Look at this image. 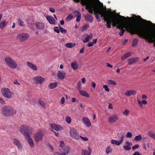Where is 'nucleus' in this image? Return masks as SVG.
Instances as JSON below:
<instances>
[{
    "instance_id": "f257e3e1",
    "label": "nucleus",
    "mask_w": 155,
    "mask_h": 155,
    "mask_svg": "<svg viewBox=\"0 0 155 155\" xmlns=\"http://www.w3.org/2000/svg\"><path fill=\"white\" fill-rule=\"evenodd\" d=\"M127 21V20L126 22H123L121 25L117 27V28L120 30L119 34L120 36L123 35L126 30L131 34H137L149 43L154 42L153 46L155 47V32L149 30L140 28L135 24L126 23Z\"/></svg>"
},
{
    "instance_id": "f03ea898",
    "label": "nucleus",
    "mask_w": 155,
    "mask_h": 155,
    "mask_svg": "<svg viewBox=\"0 0 155 155\" xmlns=\"http://www.w3.org/2000/svg\"><path fill=\"white\" fill-rule=\"evenodd\" d=\"M77 2L81 1V4L83 5H85V8L88 10L89 13L92 14L94 13L95 16V18L97 19L100 18L99 15H101V17L103 18L104 20L105 18H107V16L110 15V13L107 10H104L103 8H101L99 6L96 7L93 6L91 0H74Z\"/></svg>"
},
{
    "instance_id": "7ed1b4c3",
    "label": "nucleus",
    "mask_w": 155,
    "mask_h": 155,
    "mask_svg": "<svg viewBox=\"0 0 155 155\" xmlns=\"http://www.w3.org/2000/svg\"><path fill=\"white\" fill-rule=\"evenodd\" d=\"M109 15L116 17V18H117V19L121 21L120 22L115 17L111 19L107 16V18H104V21L107 22L106 25L107 27L109 28H111V25L112 23V25L114 27L117 26V27L118 26L121 25L123 22L127 21V20L126 19V18H127L129 20L130 19V18L129 17L126 18L124 16H121L120 15H119L117 17L112 14L110 13Z\"/></svg>"
},
{
    "instance_id": "20e7f679",
    "label": "nucleus",
    "mask_w": 155,
    "mask_h": 155,
    "mask_svg": "<svg viewBox=\"0 0 155 155\" xmlns=\"http://www.w3.org/2000/svg\"><path fill=\"white\" fill-rule=\"evenodd\" d=\"M1 112L4 116L6 117L13 116L17 112L15 108L10 105L5 106L2 107L1 109Z\"/></svg>"
},
{
    "instance_id": "39448f33",
    "label": "nucleus",
    "mask_w": 155,
    "mask_h": 155,
    "mask_svg": "<svg viewBox=\"0 0 155 155\" xmlns=\"http://www.w3.org/2000/svg\"><path fill=\"white\" fill-rule=\"evenodd\" d=\"M4 61L6 64L11 69H15L17 67V63L10 57H6L5 58Z\"/></svg>"
},
{
    "instance_id": "423d86ee",
    "label": "nucleus",
    "mask_w": 155,
    "mask_h": 155,
    "mask_svg": "<svg viewBox=\"0 0 155 155\" xmlns=\"http://www.w3.org/2000/svg\"><path fill=\"white\" fill-rule=\"evenodd\" d=\"M44 136L43 131L39 130L36 132L34 133L33 138L35 142H38L42 141Z\"/></svg>"
},
{
    "instance_id": "0eeeda50",
    "label": "nucleus",
    "mask_w": 155,
    "mask_h": 155,
    "mask_svg": "<svg viewBox=\"0 0 155 155\" xmlns=\"http://www.w3.org/2000/svg\"><path fill=\"white\" fill-rule=\"evenodd\" d=\"M32 130V129L28 126L24 124L21 125L20 128V132L24 135L25 137L29 135L28 133Z\"/></svg>"
},
{
    "instance_id": "6e6552de",
    "label": "nucleus",
    "mask_w": 155,
    "mask_h": 155,
    "mask_svg": "<svg viewBox=\"0 0 155 155\" xmlns=\"http://www.w3.org/2000/svg\"><path fill=\"white\" fill-rule=\"evenodd\" d=\"M1 91L2 95L7 98L10 99L12 97L13 94L8 88L4 87L2 88Z\"/></svg>"
},
{
    "instance_id": "1a4fd4ad",
    "label": "nucleus",
    "mask_w": 155,
    "mask_h": 155,
    "mask_svg": "<svg viewBox=\"0 0 155 155\" xmlns=\"http://www.w3.org/2000/svg\"><path fill=\"white\" fill-rule=\"evenodd\" d=\"M70 134L71 137L73 139L78 140L79 139L80 136L76 130L73 127L70 129Z\"/></svg>"
},
{
    "instance_id": "9d476101",
    "label": "nucleus",
    "mask_w": 155,
    "mask_h": 155,
    "mask_svg": "<svg viewBox=\"0 0 155 155\" xmlns=\"http://www.w3.org/2000/svg\"><path fill=\"white\" fill-rule=\"evenodd\" d=\"M17 38L21 41H24L27 40L29 38V36L26 33H22L19 34L17 35Z\"/></svg>"
},
{
    "instance_id": "9b49d317",
    "label": "nucleus",
    "mask_w": 155,
    "mask_h": 155,
    "mask_svg": "<svg viewBox=\"0 0 155 155\" xmlns=\"http://www.w3.org/2000/svg\"><path fill=\"white\" fill-rule=\"evenodd\" d=\"M33 82L36 84H41L45 81L44 78L40 76H37L33 78Z\"/></svg>"
},
{
    "instance_id": "f8f14e48",
    "label": "nucleus",
    "mask_w": 155,
    "mask_h": 155,
    "mask_svg": "<svg viewBox=\"0 0 155 155\" xmlns=\"http://www.w3.org/2000/svg\"><path fill=\"white\" fill-rule=\"evenodd\" d=\"M118 120V115L116 114L110 116L108 119V121L110 123H114Z\"/></svg>"
},
{
    "instance_id": "ddd939ff",
    "label": "nucleus",
    "mask_w": 155,
    "mask_h": 155,
    "mask_svg": "<svg viewBox=\"0 0 155 155\" xmlns=\"http://www.w3.org/2000/svg\"><path fill=\"white\" fill-rule=\"evenodd\" d=\"M12 142L14 145L16 146L19 150L22 149V145L20 141L16 138H14L12 140Z\"/></svg>"
},
{
    "instance_id": "4468645a",
    "label": "nucleus",
    "mask_w": 155,
    "mask_h": 155,
    "mask_svg": "<svg viewBox=\"0 0 155 155\" xmlns=\"http://www.w3.org/2000/svg\"><path fill=\"white\" fill-rule=\"evenodd\" d=\"M124 137L123 135H122L120 140L117 141L115 140H111V143L113 144H115L117 146H119L124 141Z\"/></svg>"
},
{
    "instance_id": "2eb2a0df",
    "label": "nucleus",
    "mask_w": 155,
    "mask_h": 155,
    "mask_svg": "<svg viewBox=\"0 0 155 155\" xmlns=\"http://www.w3.org/2000/svg\"><path fill=\"white\" fill-rule=\"evenodd\" d=\"M82 120L87 127H89L91 125V123L90 120L87 117H84L82 118Z\"/></svg>"
},
{
    "instance_id": "dca6fc26",
    "label": "nucleus",
    "mask_w": 155,
    "mask_h": 155,
    "mask_svg": "<svg viewBox=\"0 0 155 155\" xmlns=\"http://www.w3.org/2000/svg\"><path fill=\"white\" fill-rule=\"evenodd\" d=\"M50 125L52 128L57 131L61 130L63 129L62 126L55 124H51Z\"/></svg>"
},
{
    "instance_id": "f3484780",
    "label": "nucleus",
    "mask_w": 155,
    "mask_h": 155,
    "mask_svg": "<svg viewBox=\"0 0 155 155\" xmlns=\"http://www.w3.org/2000/svg\"><path fill=\"white\" fill-rule=\"evenodd\" d=\"M27 139L29 145L31 148H33L35 146V143L32 139L31 138L30 135L25 137Z\"/></svg>"
},
{
    "instance_id": "a211bd4d",
    "label": "nucleus",
    "mask_w": 155,
    "mask_h": 155,
    "mask_svg": "<svg viewBox=\"0 0 155 155\" xmlns=\"http://www.w3.org/2000/svg\"><path fill=\"white\" fill-rule=\"evenodd\" d=\"M84 18L86 21L92 23L93 21L94 18L90 14H87L84 15Z\"/></svg>"
},
{
    "instance_id": "6ab92c4d",
    "label": "nucleus",
    "mask_w": 155,
    "mask_h": 155,
    "mask_svg": "<svg viewBox=\"0 0 155 155\" xmlns=\"http://www.w3.org/2000/svg\"><path fill=\"white\" fill-rule=\"evenodd\" d=\"M65 73L63 71H59L58 73V77L60 79H63L65 77Z\"/></svg>"
},
{
    "instance_id": "aec40b11",
    "label": "nucleus",
    "mask_w": 155,
    "mask_h": 155,
    "mask_svg": "<svg viewBox=\"0 0 155 155\" xmlns=\"http://www.w3.org/2000/svg\"><path fill=\"white\" fill-rule=\"evenodd\" d=\"M136 92L135 91L132 90H129L126 91L124 92V94L126 96L129 97L132 95H135L136 94Z\"/></svg>"
},
{
    "instance_id": "412c9836",
    "label": "nucleus",
    "mask_w": 155,
    "mask_h": 155,
    "mask_svg": "<svg viewBox=\"0 0 155 155\" xmlns=\"http://www.w3.org/2000/svg\"><path fill=\"white\" fill-rule=\"evenodd\" d=\"M27 64L28 67L32 70L34 71H37V70L36 66L31 62L28 61L27 62Z\"/></svg>"
},
{
    "instance_id": "4be33fe9",
    "label": "nucleus",
    "mask_w": 155,
    "mask_h": 155,
    "mask_svg": "<svg viewBox=\"0 0 155 155\" xmlns=\"http://www.w3.org/2000/svg\"><path fill=\"white\" fill-rule=\"evenodd\" d=\"M46 18L50 24L52 25L55 24V20L52 16L50 15L47 16Z\"/></svg>"
},
{
    "instance_id": "5701e85b",
    "label": "nucleus",
    "mask_w": 155,
    "mask_h": 155,
    "mask_svg": "<svg viewBox=\"0 0 155 155\" xmlns=\"http://www.w3.org/2000/svg\"><path fill=\"white\" fill-rule=\"evenodd\" d=\"M88 151L86 150H82V155H91L92 152L91 149L90 147H88Z\"/></svg>"
},
{
    "instance_id": "b1692460",
    "label": "nucleus",
    "mask_w": 155,
    "mask_h": 155,
    "mask_svg": "<svg viewBox=\"0 0 155 155\" xmlns=\"http://www.w3.org/2000/svg\"><path fill=\"white\" fill-rule=\"evenodd\" d=\"M37 28L41 30H43L45 27V24L42 22H38L36 24Z\"/></svg>"
},
{
    "instance_id": "393cba45",
    "label": "nucleus",
    "mask_w": 155,
    "mask_h": 155,
    "mask_svg": "<svg viewBox=\"0 0 155 155\" xmlns=\"http://www.w3.org/2000/svg\"><path fill=\"white\" fill-rule=\"evenodd\" d=\"M71 65L73 69L74 70H77L78 67V64L76 61H74L71 63Z\"/></svg>"
},
{
    "instance_id": "a878e982",
    "label": "nucleus",
    "mask_w": 155,
    "mask_h": 155,
    "mask_svg": "<svg viewBox=\"0 0 155 155\" xmlns=\"http://www.w3.org/2000/svg\"><path fill=\"white\" fill-rule=\"evenodd\" d=\"M58 85V83L57 82L54 83H51L48 85V87L50 89H53L56 88Z\"/></svg>"
},
{
    "instance_id": "bb28decb",
    "label": "nucleus",
    "mask_w": 155,
    "mask_h": 155,
    "mask_svg": "<svg viewBox=\"0 0 155 155\" xmlns=\"http://www.w3.org/2000/svg\"><path fill=\"white\" fill-rule=\"evenodd\" d=\"M138 59L137 58L129 59L128 60V64H131L133 63L137 62L138 61Z\"/></svg>"
},
{
    "instance_id": "cd10ccee",
    "label": "nucleus",
    "mask_w": 155,
    "mask_h": 155,
    "mask_svg": "<svg viewBox=\"0 0 155 155\" xmlns=\"http://www.w3.org/2000/svg\"><path fill=\"white\" fill-rule=\"evenodd\" d=\"M79 93L81 95L83 96H84L87 97H89V95L86 91H84L80 90L79 91Z\"/></svg>"
},
{
    "instance_id": "c85d7f7f",
    "label": "nucleus",
    "mask_w": 155,
    "mask_h": 155,
    "mask_svg": "<svg viewBox=\"0 0 155 155\" xmlns=\"http://www.w3.org/2000/svg\"><path fill=\"white\" fill-rule=\"evenodd\" d=\"M131 53L127 52L121 58V59L124 61L131 55Z\"/></svg>"
},
{
    "instance_id": "c756f323",
    "label": "nucleus",
    "mask_w": 155,
    "mask_h": 155,
    "mask_svg": "<svg viewBox=\"0 0 155 155\" xmlns=\"http://www.w3.org/2000/svg\"><path fill=\"white\" fill-rule=\"evenodd\" d=\"M148 134L149 136L155 140V133L153 131H149L148 132Z\"/></svg>"
},
{
    "instance_id": "7c9ffc66",
    "label": "nucleus",
    "mask_w": 155,
    "mask_h": 155,
    "mask_svg": "<svg viewBox=\"0 0 155 155\" xmlns=\"http://www.w3.org/2000/svg\"><path fill=\"white\" fill-rule=\"evenodd\" d=\"M70 149V147L68 146H67L66 147H64L63 149L62 150L64 151L63 152L66 154H68L69 152Z\"/></svg>"
},
{
    "instance_id": "2f4dec72",
    "label": "nucleus",
    "mask_w": 155,
    "mask_h": 155,
    "mask_svg": "<svg viewBox=\"0 0 155 155\" xmlns=\"http://www.w3.org/2000/svg\"><path fill=\"white\" fill-rule=\"evenodd\" d=\"M93 35L92 34H91L89 35H87V37H85L83 40V41L84 43L87 42L89 41L90 39H91Z\"/></svg>"
},
{
    "instance_id": "473e14b6",
    "label": "nucleus",
    "mask_w": 155,
    "mask_h": 155,
    "mask_svg": "<svg viewBox=\"0 0 155 155\" xmlns=\"http://www.w3.org/2000/svg\"><path fill=\"white\" fill-rule=\"evenodd\" d=\"M135 15L136 17V18H137L139 19H140L143 22H147L149 23H151L152 25H153L154 27H155V24L152 23L150 21H147V20H144L140 16L137 15L136 16Z\"/></svg>"
},
{
    "instance_id": "72a5a7b5",
    "label": "nucleus",
    "mask_w": 155,
    "mask_h": 155,
    "mask_svg": "<svg viewBox=\"0 0 155 155\" xmlns=\"http://www.w3.org/2000/svg\"><path fill=\"white\" fill-rule=\"evenodd\" d=\"M75 45V44L72 43H67L65 44V46L68 48H71L74 47Z\"/></svg>"
},
{
    "instance_id": "f704fd0d",
    "label": "nucleus",
    "mask_w": 155,
    "mask_h": 155,
    "mask_svg": "<svg viewBox=\"0 0 155 155\" xmlns=\"http://www.w3.org/2000/svg\"><path fill=\"white\" fill-rule=\"evenodd\" d=\"M38 103L43 108H46V106L45 102L42 101L41 99L39 100Z\"/></svg>"
},
{
    "instance_id": "c9c22d12",
    "label": "nucleus",
    "mask_w": 155,
    "mask_h": 155,
    "mask_svg": "<svg viewBox=\"0 0 155 155\" xmlns=\"http://www.w3.org/2000/svg\"><path fill=\"white\" fill-rule=\"evenodd\" d=\"M6 25V21H3L0 23V29H3Z\"/></svg>"
},
{
    "instance_id": "e433bc0d",
    "label": "nucleus",
    "mask_w": 155,
    "mask_h": 155,
    "mask_svg": "<svg viewBox=\"0 0 155 155\" xmlns=\"http://www.w3.org/2000/svg\"><path fill=\"white\" fill-rule=\"evenodd\" d=\"M107 84L109 85L115 86L116 85V83L114 81L111 80H107Z\"/></svg>"
},
{
    "instance_id": "4c0bfd02",
    "label": "nucleus",
    "mask_w": 155,
    "mask_h": 155,
    "mask_svg": "<svg viewBox=\"0 0 155 155\" xmlns=\"http://www.w3.org/2000/svg\"><path fill=\"white\" fill-rule=\"evenodd\" d=\"M138 39L137 38H134V39L132 44V47L136 46L138 44Z\"/></svg>"
},
{
    "instance_id": "58836bf2",
    "label": "nucleus",
    "mask_w": 155,
    "mask_h": 155,
    "mask_svg": "<svg viewBox=\"0 0 155 155\" xmlns=\"http://www.w3.org/2000/svg\"><path fill=\"white\" fill-rule=\"evenodd\" d=\"M142 137L141 135H139L135 137L134 140L136 141H139L142 140Z\"/></svg>"
},
{
    "instance_id": "ea45409f",
    "label": "nucleus",
    "mask_w": 155,
    "mask_h": 155,
    "mask_svg": "<svg viewBox=\"0 0 155 155\" xmlns=\"http://www.w3.org/2000/svg\"><path fill=\"white\" fill-rule=\"evenodd\" d=\"M137 101L138 104L141 107L142 106V103L144 105H145L147 103V101L146 100H143L141 102L138 99Z\"/></svg>"
},
{
    "instance_id": "a19ab883",
    "label": "nucleus",
    "mask_w": 155,
    "mask_h": 155,
    "mask_svg": "<svg viewBox=\"0 0 155 155\" xmlns=\"http://www.w3.org/2000/svg\"><path fill=\"white\" fill-rule=\"evenodd\" d=\"M73 18V15L72 14L69 15L66 18V21H68L71 20Z\"/></svg>"
},
{
    "instance_id": "79ce46f5",
    "label": "nucleus",
    "mask_w": 155,
    "mask_h": 155,
    "mask_svg": "<svg viewBox=\"0 0 155 155\" xmlns=\"http://www.w3.org/2000/svg\"><path fill=\"white\" fill-rule=\"evenodd\" d=\"M112 149L110 146H108L107 147L106 150V153L107 154H108L109 153L112 152Z\"/></svg>"
},
{
    "instance_id": "37998d69",
    "label": "nucleus",
    "mask_w": 155,
    "mask_h": 155,
    "mask_svg": "<svg viewBox=\"0 0 155 155\" xmlns=\"http://www.w3.org/2000/svg\"><path fill=\"white\" fill-rule=\"evenodd\" d=\"M89 25L88 23H86L85 25L83 26L81 29V31H84L86 30L87 28L88 27Z\"/></svg>"
},
{
    "instance_id": "c03bdc74",
    "label": "nucleus",
    "mask_w": 155,
    "mask_h": 155,
    "mask_svg": "<svg viewBox=\"0 0 155 155\" xmlns=\"http://www.w3.org/2000/svg\"><path fill=\"white\" fill-rule=\"evenodd\" d=\"M59 29L60 31L62 33H65L67 32V30L61 27L60 25H59Z\"/></svg>"
},
{
    "instance_id": "a18cd8bd",
    "label": "nucleus",
    "mask_w": 155,
    "mask_h": 155,
    "mask_svg": "<svg viewBox=\"0 0 155 155\" xmlns=\"http://www.w3.org/2000/svg\"><path fill=\"white\" fill-rule=\"evenodd\" d=\"M81 82L80 81H78L77 85V88L79 91L81 90Z\"/></svg>"
},
{
    "instance_id": "49530a36",
    "label": "nucleus",
    "mask_w": 155,
    "mask_h": 155,
    "mask_svg": "<svg viewBox=\"0 0 155 155\" xmlns=\"http://www.w3.org/2000/svg\"><path fill=\"white\" fill-rule=\"evenodd\" d=\"M66 122L68 124H70L71 121V119L69 116H67L65 117Z\"/></svg>"
},
{
    "instance_id": "de8ad7c7",
    "label": "nucleus",
    "mask_w": 155,
    "mask_h": 155,
    "mask_svg": "<svg viewBox=\"0 0 155 155\" xmlns=\"http://www.w3.org/2000/svg\"><path fill=\"white\" fill-rule=\"evenodd\" d=\"M130 111L127 109H125L123 112V114L125 116H128L129 115Z\"/></svg>"
},
{
    "instance_id": "09e8293b",
    "label": "nucleus",
    "mask_w": 155,
    "mask_h": 155,
    "mask_svg": "<svg viewBox=\"0 0 155 155\" xmlns=\"http://www.w3.org/2000/svg\"><path fill=\"white\" fill-rule=\"evenodd\" d=\"M132 134L130 132H127L126 135V137L127 138H131L132 137Z\"/></svg>"
},
{
    "instance_id": "8fccbe9b",
    "label": "nucleus",
    "mask_w": 155,
    "mask_h": 155,
    "mask_svg": "<svg viewBox=\"0 0 155 155\" xmlns=\"http://www.w3.org/2000/svg\"><path fill=\"white\" fill-rule=\"evenodd\" d=\"M123 148H124V149L126 150H129L131 149V147H130V146H129L128 145L124 146H123Z\"/></svg>"
},
{
    "instance_id": "3c124183",
    "label": "nucleus",
    "mask_w": 155,
    "mask_h": 155,
    "mask_svg": "<svg viewBox=\"0 0 155 155\" xmlns=\"http://www.w3.org/2000/svg\"><path fill=\"white\" fill-rule=\"evenodd\" d=\"M18 21L19 23V25L20 26H23L24 22L22 21H21L20 18L18 19Z\"/></svg>"
},
{
    "instance_id": "603ef678",
    "label": "nucleus",
    "mask_w": 155,
    "mask_h": 155,
    "mask_svg": "<svg viewBox=\"0 0 155 155\" xmlns=\"http://www.w3.org/2000/svg\"><path fill=\"white\" fill-rule=\"evenodd\" d=\"M103 87L104 88L105 90L107 92H109L110 91V90L107 85H103Z\"/></svg>"
},
{
    "instance_id": "864d4df0",
    "label": "nucleus",
    "mask_w": 155,
    "mask_h": 155,
    "mask_svg": "<svg viewBox=\"0 0 155 155\" xmlns=\"http://www.w3.org/2000/svg\"><path fill=\"white\" fill-rule=\"evenodd\" d=\"M74 13L76 17L78 16H79L80 15H81V14L79 12L76 10L74 12Z\"/></svg>"
},
{
    "instance_id": "5fc2aeb1",
    "label": "nucleus",
    "mask_w": 155,
    "mask_h": 155,
    "mask_svg": "<svg viewBox=\"0 0 155 155\" xmlns=\"http://www.w3.org/2000/svg\"><path fill=\"white\" fill-rule=\"evenodd\" d=\"M65 146V144L63 141H60V147L62 148V149H63V148L64 147V146Z\"/></svg>"
},
{
    "instance_id": "6e6d98bb",
    "label": "nucleus",
    "mask_w": 155,
    "mask_h": 155,
    "mask_svg": "<svg viewBox=\"0 0 155 155\" xmlns=\"http://www.w3.org/2000/svg\"><path fill=\"white\" fill-rule=\"evenodd\" d=\"M80 137L81 140L84 141H87L88 140L87 137H82L81 136H80Z\"/></svg>"
},
{
    "instance_id": "4d7b16f0",
    "label": "nucleus",
    "mask_w": 155,
    "mask_h": 155,
    "mask_svg": "<svg viewBox=\"0 0 155 155\" xmlns=\"http://www.w3.org/2000/svg\"><path fill=\"white\" fill-rule=\"evenodd\" d=\"M54 31L58 33L60 32V31L57 27H55L54 28Z\"/></svg>"
},
{
    "instance_id": "13d9d810",
    "label": "nucleus",
    "mask_w": 155,
    "mask_h": 155,
    "mask_svg": "<svg viewBox=\"0 0 155 155\" xmlns=\"http://www.w3.org/2000/svg\"><path fill=\"white\" fill-rule=\"evenodd\" d=\"M77 19L76 20V21L77 22H79L81 20V15H79L78 16L76 17Z\"/></svg>"
},
{
    "instance_id": "bf43d9fd",
    "label": "nucleus",
    "mask_w": 155,
    "mask_h": 155,
    "mask_svg": "<svg viewBox=\"0 0 155 155\" xmlns=\"http://www.w3.org/2000/svg\"><path fill=\"white\" fill-rule=\"evenodd\" d=\"M65 154L63 153H60L58 152H55L54 155H65Z\"/></svg>"
},
{
    "instance_id": "052dcab7",
    "label": "nucleus",
    "mask_w": 155,
    "mask_h": 155,
    "mask_svg": "<svg viewBox=\"0 0 155 155\" xmlns=\"http://www.w3.org/2000/svg\"><path fill=\"white\" fill-rule=\"evenodd\" d=\"M94 45V42H91L88 43L87 46L88 47H91L93 46Z\"/></svg>"
},
{
    "instance_id": "680f3d73",
    "label": "nucleus",
    "mask_w": 155,
    "mask_h": 155,
    "mask_svg": "<svg viewBox=\"0 0 155 155\" xmlns=\"http://www.w3.org/2000/svg\"><path fill=\"white\" fill-rule=\"evenodd\" d=\"M0 103L2 104H5V101L3 99L0 97Z\"/></svg>"
},
{
    "instance_id": "e2e57ef3",
    "label": "nucleus",
    "mask_w": 155,
    "mask_h": 155,
    "mask_svg": "<svg viewBox=\"0 0 155 155\" xmlns=\"http://www.w3.org/2000/svg\"><path fill=\"white\" fill-rule=\"evenodd\" d=\"M64 101H65V98L64 97H62V98L61 99V103L62 104H64Z\"/></svg>"
},
{
    "instance_id": "0e129e2a",
    "label": "nucleus",
    "mask_w": 155,
    "mask_h": 155,
    "mask_svg": "<svg viewBox=\"0 0 155 155\" xmlns=\"http://www.w3.org/2000/svg\"><path fill=\"white\" fill-rule=\"evenodd\" d=\"M139 147V145L138 144H136L133 147L132 149L133 150H134L136 149H137Z\"/></svg>"
},
{
    "instance_id": "69168bd1",
    "label": "nucleus",
    "mask_w": 155,
    "mask_h": 155,
    "mask_svg": "<svg viewBox=\"0 0 155 155\" xmlns=\"http://www.w3.org/2000/svg\"><path fill=\"white\" fill-rule=\"evenodd\" d=\"M50 11L53 13H54L55 12V10L54 8H49Z\"/></svg>"
},
{
    "instance_id": "338daca9",
    "label": "nucleus",
    "mask_w": 155,
    "mask_h": 155,
    "mask_svg": "<svg viewBox=\"0 0 155 155\" xmlns=\"http://www.w3.org/2000/svg\"><path fill=\"white\" fill-rule=\"evenodd\" d=\"M92 86L94 88H95L96 84L94 82H92Z\"/></svg>"
},
{
    "instance_id": "774afa93",
    "label": "nucleus",
    "mask_w": 155,
    "mask_h": 155,
    "mask_svg": "<svg viewBox=\"0 0 155 155\" xmlns=\"http://www.w3.org/2000/svg\"><path fill=\"white\" fill-rule=\"evenodd\" d=\"M133 155H141V154H140L138 152L136 151L133 154Z\"/></svg>"
}]
</instances>
